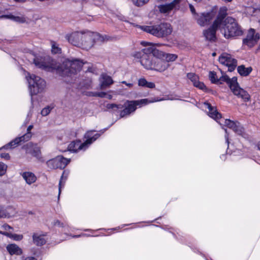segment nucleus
Segmentation results:
<instances>
[{
  "label": "nucleus",
  "mask_w": 260,
  "mask_h": 260,
  "mask_svg": "<svg viewBox=\"0 0 260 260\" xmlns=\"http://www.w3.org/2000/svg\"><path fill=\"white\" fill-rule=\"evenodd\" d=\"M34 63L39 68L47 71H56L60 76L71 78V80H66L67 82L74 83L76 81L74 78L83 66V63L78 59H66L61 63H58L48 55L36 56Z\"/></svg>",
  "instance_id": "f257e3e1"
},
{
  "label": "nucleus",
  "mask_w": 260,
  "mask_h": 260,
  "mask_svg": "<svg viewBox=\"0 0 260 260\" xmlns=\"http://www.w3.org/2000/svg\"><path fill=\"white\" fill-rule=\"evenodd\" d=\"M204 104L205 107L209 110L208 115L210 117L216 120L220 125L227 126L239 135H243L244 128L239 122L222 118L221 114L209 103L206 102Z\"/></svg>",
  "instance_id": "f03ea898"
},
{
  "label": "nucleus",
  "mask_w": 260,
  "mask_h": 260,
  "mask_svg": "<svg viewBox=\"0 0 260 260\" xmlns=\"http://www.w3.org/2000/svg\"><path fill=\"white\" fill-rule=\"evenodd\" d=\"M159 50L154 46L145 48L140 51L136 52L134 56L140 59V63L146 69L152 70L153 63L155 56H160Z\"/></svg>",
  "instance_id": "7ed1b4c3"
},
{
  "label": "nucleus",
  "mask_w": 260,
  "mask_h": 260,
  "mask_svg": "<svg viewBox=\"0 0 260 260\" xmlns=\"http://www.w3.org/2000/svg\"><path fill=\"white\" fill-rule=\"evenodd\" d=\"M219 80H220V82L218 84H221L222 82H226L233 94L238 98H241L245 102L250 100V95L246 91L240 87L237 82V77H233L232 78H230L228 75H223L220 77Z\"/></svg>",
  "instance_id": "20e7f679"
},
{
  "label": "nucleus",
  "mask_w": 260,
  "mask_h": 260,
  "mask_svg": "<svg viewBox=\"0 0 260 260\" xmlns=\"http://www.w3.org/2000/svg\"><path fill=\"white\" fill-rule=\"evenodd\" d=\"M95 131H87L84 135V138L86 139V140L83 143L80 141H75L71 142L68 147V150L73 152H77L80 150H86L92 143L101 136V134H95L94 135H92V133Z\"/></svg>",
  "instance_id": "39448f33"
},
{
  "label": "nucleus",
  "mask_w": 260,
  "mask_h": 260,
  "mask_svg": "<svg viewBox=\"0 0 260 260\" xmlns=\"http://www.w3.org/2000/svg\"><path fill=\"white\" fill-rule=\"evenodd\" d=\"M139 27L144 31L158 38L166 37L172 31L171 24L168 23H161L154 25H140Z\"/></svg>",
  "instance_id": "423d86ee"
},
{
  "label": "nucleus",
  "mask_w": 260,
  "mask_h": 260,
  "mask_svg": "<svg viewBox=\"0 0 260 260\" xmlns=\"http://www.w3.org/2000/svg\"><path fill=\"white\" fill-rule=\"evenodd\" d=\"M220 28L221 31H223L224 37L228 39L242 34L241 27L236 20L231 17L225 19L223 23L220 26Z\"/></svg>",
  "instance_id": "0eeeda50"
},
{
  "label": "nucleus",
  "mask_w": 260,
  "mask_h": 260,
  "mask_svg": "<svg viewBox=\"0 0 260 260\" xmlns=\"http://www.w3.org/2000/svg\"><path fill=\"white\" fill-rule=\"evenodd\" d=\"M161 100L158 99L149 100L148 99L134 101L127 100L124 103V108L120 112V116L121 118H123L126 116L129 115L131 113L136 111L137 107H141L143 105H146L148 104L160 101Z\"/></svg>",
  "instance_id": "6e6552de"
},
{
  "label": "nucleus",
  "mask_w": 260,
  "mask_h": 260,
  "mask_svg": "<svg viewBox=\"0 0 260 260\" xmlns=\"http://www.w3.org/2000/svg\"><path fill=\"white\" fill-rule=\"evenodd\" d=\"M26 79L28 83L29 93L31 97L33 95L42 92L46 86L45 80L35 75L27 73Z\"/></svg>",
  "instance_id": "1a4fd4ad"
},
{
  "label": "nucleus",
  "mask_w": 260,
  "mask_h": 260,
  "mask_svg": "<svg viewBox=\"0 0 260 260\" xmlns=\"http://www.w3.org/2000/svg\"><path fill=\"white\" fill-rule=\"evenodd\" d=\"M104 40V37L101 35L99 33L91 32L89 31L84 32V37L82 41V44L83 45H88L89 44H90V46L88 48L82 49L88 50L93 46L94 43H102L103 42Z\"/></svg>",
  "instance_id": "9d476101"
},
{
  "label": "nucleus",
  "mask_w": 260,
  "mask_h": 260,
  "mask_svg": "<svg viewBox=\"0 0 260 260\" xmlns=\"http://www.w3.org/2000/svg\"><path fill=\"white\" fill-rule=\"evenodd\" d=\"M84 32H74L71 34H67L65 38L68 41L74 46L80 47L81 48H88L90 46V44L83 45L82 41L83 39Z\"/></svg>",
  "instance_id": "9b49d317"
},
{
  "label": "nucleus",
  "mask_w": 260,
  "mask_h": 260,
  "mask_svg": "<svg viewBox=\"0 0 260 260\" xmlns=\"http://www.w3.org/2000/svg\"><path fill=\"white\" fill-rule=\"evenodd\" d=\"M33 128L32 125H30L27 128V133L21 137H18L10 141L9 143L5 145L4 148H15L22 142L28 141L32 136L31 130Z\"/></svg>",
  "instance_id": "f8f14e48"
},
{
  "label": "nucleus",
  "mask_w": 260,
  "mask_h": 260,
  "mask_svg": "<svg viewBox=\"0 0 260 260\" xmlns=\"http://www.w3.org/2000/svg\"><path fill=\"white\" fill-rule=\"evenodd\" d=\"M259 38V34L256 33L254 29L250 28L248 30L246 38L243 40V44L251 48L257 43Z\"/></svg>",
  "instance_id": "ddd939ff"
},
{
  "label": "nucleus",
  "mask_w": 260,
  "mask_h": 260,
  "mask_svg": "<svg viewBox=\"0 0 260 260\" xmlns=\"http://www.w3.org/2000/svg\"><path fill=\"white\" fill-rule=\"evenodd\" d=\"M219 61L222 64L225 65L228 67V71L230 72L233 71L237 63L236 59L232 58L230 54H222L219 57Z\"/></svg>",
  "instance_id": "4468645a"
},
{
  "label": "nucleus",
  "mask_w": 260,
  "mask_h": 260,
  "mask_svg": "<svg viewBox=\"0 0 260 260\" xmlns=\"http://www.w3.org/2000/svg\"><path fill=\"white\" fill-rule=\"evenodd\" d=\"M159 52L160 53V56L154 57V61L153 63L152 70H155L158 72H163L165 71L169 67V64L165 61L163 56L162 51L159 50Z\"/></svg>",
  "instance_id": "2eb2a0df"
},
{
  "label": "nucleus",
  "mask_w": 260,
  "mask_h": 260,
  "mask_svg": "<svg viewBox=\"0 0 260 260\" xmlns=\"http://www.w3.org/2000/svg\"><path fill=\"white\" fill-rule=\"evenodd\" d=\"M182 0H173L171 3L164 5H160L158 8L160 13H169L171 11L179 10L180 3Z\"/></svg>",
  "instance_id": "dca6fc26"
},
{
  "label": "nucleus",
  "mask_w": 260,
  "mask_h": 260,
  "mask_svg": "<svg viewBox=\"0 0 260 260\" xmlns=\"http://www.w3.org/2000/svg\"><path fill=\"white\" fill-rule=\"evenodd\" d=\"M218 28H220V25H218L216 22H213L209 28L204 30L203 35L206 40L210 42L216 41L217 39L216 34Z\"/></svg>",
  "instance_id": "f3484780"
},
{
  "label": "nucleus",
  "mask_w": 260,
  "mask_h": 260,
  "mask_svg": "<svg viewBox=\"0 0 260 260\" xmlns=\"http://www.w3.org/2000/svg\"><path fill=\"white\" fill-rule=\"evenodd\" d=\"M26 153L36 157L40 161H43L44 160L41 156V150L39 147L36 144L29 143L26 145Z\"/></svg>",
  "instance_id": "a211bd4d"
},
{
  "label": "nucleus",
  "mask_w": 260,
  "mask_h": 260,
  "mask_svg": "<svg viewBox=\"0 0 260 260\" xmlns=\"http://www.w3.org/2000/svg\"><path fill=\"white\" fill-rule=\"evenodd\" d=\"M213 17V14L211 12L202 13L196 15L194 18L198 24L201 26L208 25Z\"/></svg>",
  "instance_id": "6ab92c4d"
},
{
  "label": "nucleus",
  "mask_w": 260,
  "mask_h": 260,
  "mask_svg": "<svg viewBox=\"0 0 260 260\" xmlns=\"http://www.w3.org/2000/svg\"><path fill=\"white\" fill-rule=\"evenodd\" d=\"M99 81L100 89L102 90L109 87L114 83L111 77L105 73L101 75Z\"/></svg>",
  "instance_id": "aec40b11"
},
{
  "label": "nucleus",
  "mask_w": 260,
  "mask_h": 260,
  "mask_svg": "<svg viewBox=\"0 0 260 260\" xmlns=\"http://www.w3.org/2000/svg\"><path fill=\"white\" fill-rule=\"evenodd\" d=\"M46 233L42 232H36L32 235V240L34 244L38 246H41L44 245L46 242Z\"/></svg>",
  "instance_id": "412c9836"
},
{
  "label": "nucleus",
  "mask_w": 260,
  "mask_h": 260,
  "mask_svg": "<svg viewBox=\"0 0 260 260\" xmlns=\"http://www.w3.org/2000/svg\"><path fill=\"white\" fill-rule=\"evenodd\" d=\"M228 9L226 7H221L219 9L216 19L214 22H216L217 24L220 26L223 23L225 18L227 15Z\"/></svg>",
  "instance_id": "4be33fe9"
},
{
  "label": "nucleus",
  "mask_w": 260,
  "mask_h": 260,
  "mask_svg": "<svg viewBox=\"0 0 260 260\" xmlns=\"http://www.w3.org/2000/svg\"><path fill=\"white\" fill-rule=\"evenodd\" d=\"M21 175L25 181L26 183L29 185L32 184L37 180L36 175L30 172H24L21 173Z\"/></svg>",
  "instance_id": "5701e85b"
},
{
  "label": "nucleus",
  "mask_w": 260,
  "mask_h": 260,
  "mask_svg": "<svg viewBox=\"0 0 260 260\" xmlns=\"http://www.w3.org/2000/svg\"><path fill=\"white\" fill-rule=\"evenodd\" d=\"M7 250L11 255L16 254L19 255L22 253L21 249L15 244L8 245Z\"/></svg>",
  "instance_id": "b1692460"
},
{
  "label": "nucleus",
  "mask_w": 260,
  "mask_h": 260,
  "mask_svg": "<svg viewBox=\"0 0 260 260\" xmlns=\"http://www.w3.org/2000/svg\"><path fill=\"white\" fill-rule=\"evenodd\" d=\"M2 18L8 19L18 23H24L25 18L22 16H14L12 14L3 15L1 16Z\"/></svg>",
  "instance_id": "393cba45"
},
{
  "label": "nucleus",
  "mask_w": 260,
  "mask_h": 260,
  "mask_svg": "<svg viewBox=\"0 0 260 260\" xmlns=\"http://www.w3.org/2000/svg\"><path fill=\"white\" fill-rule=\"evenodd\" d=\"M237 71L241 76H247L252 72V68L251 67L246 68L244 65H241L238 67Z\"/></svg>",
  "instance_id": "a878e982"
},
{
  "label": "nucleus",
  "mask_w": 260,
  "mask_h": 260,
  "mask_svg": "<svg viewBox=\"0 0 260 260\" xmlns=\"http://www.w3.org/2000/svg\"><path fill=\"white\" fill-rule=\"evenodd\" d=\"M138 84L139 86L147 87L149 88H154L155 85L153 82H148L144 78H141L138 80Z\"/></svg>",
  "instance_id": "bb28decb"
},
{
  "label": "nucleus",
  "mask_w": 260,
  "mask_h": 260,
  "mask_svg": "<svg viewBox=\"0 0 260 260\" xmlns=\"http://www.w3.org/2000/svg\"><path fill=\"white\" fill-rule=\"evenodd\" d=\"M69 175V172L66 171L64 170L62 172V174L61 176V178L59 180V187H58V198H59V196L61 193V189L62 187H64L65 182L68 178Z\"/></svg>",
  "instance_id": "cd10ccee"
},
{
  "label": "nucleus",
  "mask_w": 260,
  "mask_h": 260,
  "mask_svg": "<svg viewBox=\"0 0 260 260\" xmlns=\"http://www.w3.org/2000/svg\"><path fill=\"white\" fill-rule=\"evenodd\" d=\"M58 161L59 169H63L70 162V158H66L62 155H58L56 156Z\"/></svg>",
  "instance_id": "c85d7f7f"
},
{
  "label": "nucleus",
  "mask_w": 260,
  "mask_h": 260,
  "mask_svg": "<svg viewBox=\"0 0 260 260\" xmlns=\"http://www.w3.org/2000/svg\"><path fill=\"white\" fill-rule=\"evenodd\" d=\"M164 54L163 58L167 63L174 61L177 58V55L175 54L166 53L162 51Z\"/></svg>",
  "instance_id": "c756f323"
},
{
  "label": "nucleus",
  "mask_w": 260,
  "mask_h": 260,
  "mask_svg": "<svg viewBox=\"0 0 260 260\" xmlns=\"http://www.w3.org/2000/svg\"><path fill=\"white\" fill-rule=\"evenodd\" d=\"M51 52L53 54H60L61 53V49L59 47V45L54 41L51 42Z\"/></svg>",
  "instance_id": "7c9ffc66"
},
{
  "label": "nucleus",
  "mask_w": 260,
  "mask_h": 260,
  "mask_svg": "<svg viewBox=\"0 0 260 260\" xmlns=\"http://www.w3.org/2000/svg\"><path fill=\"white\" fill-rule=\"evenodd\" d=\"M209 78L212 83L218 84L220 82V80L217 78L216 73L214 71L209 72Z\"/></svg>",
  "instance_id": "2f4dec72"
},
{
  "label": "nucleus",
  "mask_w": 260,
  "mask_h": 260,
  "mask_svg": "<svg viewBox=\"0 0 260 260\" xmlns=\"http://www.w3.org/2000/svg\"><path fill=\"white\" fill-rule=\"evenodd\" d=\"M7 235V237L11 238L15 241H20L23 238V236L22 235L12 234L11 232H8Z\"/></svg>",
  "instance_id": "473e14b6"
},
{
  "label": "nucleus",
  "mask_w": 260,
  "mask_h": 260,
  "mask_svg": "<svg viewBox=\"0 0 260 260\" xmlns=\"http://www.w3.org/2000/svg\"><path fill=\"white\" fill-rule=\"evenodd\" d=\"M123 107V106L121 104H108L106 105V108L108 110H116L122 109Z\"/></svg>",
  "instance_id": "72a5a7b5"
},
{
  "label": "nucleus",
  "mask_w": 260,
  "mask_h": 260,
  "mask_svg": "<svg viewBox=\"0 0 260 260\" xmlns=\"http://www.w3.org/2000/svg\"><path fill=\"white\" fill-rule=\"evenodd\" d=\"M187 78L192 82L193 84H194L199 80L198 76L194 73H189L187 74Z\"/></svg>",
  "instance_id": "f704fd0d"
},
{
  "label": "nucleus",
  "mask_w": 260,
  "mask_h": 260,
  "mask_svg": "<svg viewBox=\"0 0 260 260\" xmlns=\"http://www.w3.org/2000/svg\"><path fill=\"white\" fill-rule=\"evenodd\" d=\"M172 234L174 236V238H176L178 241H179L180 242L184 243L185 238L183 235L182 233H177V235L174 233H172Z\"/></svg>",
  "instance_id": "c9c22d12"
},
{
  "label": "nucleus",
  "mask_w": 260,
  "mask_h": 260,
  "mask_svg": "<svg viewBox=\"0 0 260 260\" xmlns=\"http://www.w3.org/2000/svg\"><path fill=\"white\" fill-rule=\"evenodd\" d=\"M55 161L54 159H50L46 161V165L48 168L51 170L56 169V166L55 165Z\"/></svg>",
  "instance_id": "e433bc0d"
},
{
  "label": "nucleus",
  "mask_w": 260,
  "mask_h": 260,
  "mask_svg": "<svg viewBox=\"0 0 260 260\" xmlns=\"http://www.w3.org/2000/svg\"><path fill=\"white\" fill-rule=\"evenodd\" d=\"M55 161L54 159H50L46 161V165L48 168L51 170L56 169V166L55 165Z\"/></svg>",
  "instance_id": "4c0bfd02"
},
{
  "label": "nucleus",
  "mask_w": 260,
  "mask_h": 260,
  "mask_svg": "<svg viewBox=\"0 0 260 260\" xmlns=\"http://www.w3.org/2000/svg\"><path fill=\"white\" fill-rule=\"evenodd\" d=\"M53 108V106H47L46 107H45L42 109L41 111V114L43 116H47L48 115L50 112H51V110Z\"/></svg>",
  "instance_id": "58836bf2"
},
{
  "label": "nucleus",
  "mask_w": 260,
  "mask_h": 260,
  "mask_svg": "<svg viewBox=\"0 0 260 260\" xmlns=\"http://www.w3.org/2000/svg\"><path fill=\"white\" fill-rule=\"evenodd\" d=\"M193 85L195 87H196L200 89H202L204 91H206V90L207 89L206 85L204 84V83L200 82L199 81V80L196 82L194 83Z\"/></svg>",
  "instance_id": "ea45409f"
},
{
  "label": "nucleus",
  "mask_w": 260,
  "mask_h": 260,
  "mask_svg": "<svg viewBox=\"0 0 260 260\" xmlns=\"http://www.w3.org/2000/svg\"><path fill=\"white\" fill-rule=\"evenodd\" d=\"M8 213L4 206L0 205V218H6Z\"/></svg>",
  "instance_id": "a19ab883"
},
{
  "label": "nucleus",
  "mask_w": 260,
  "mask_h": 260,
  "mask_svg": "<svg viewBox=\"0 0 260 260\" xmlns=\"http://www.w3.org/2000/svg\"><path fill=\"white\" fill-rule=\"evenodd\" d=\"M258 11L260 12V7L258 9H256L253 7H249L246 9V12L251 15H254V14Z\"/></svg>",
  "instance_id": "79ce46f5"
},
{
  "label": "nucleus",
  "mask_w": 260,
  "mask_h": 260,
  "mask_svg": "<svg viewBox=\"0 0 260 260\" xmlns=\"http://www.w3.org/2000/svg\"><path fill=\"white\" fill-rule=\"evenodd\" d=\"M133 4L137 6H142L149 2V0H132Z\"/></svg>",
  "instance_id": "37998d69"
},
{
  "label": "nucleus",
  "mask_w": 260,
  "mask_h": 260,
  "mask_svg": "<svg viewBox=\"0 0 260 260\" xmlns=\"http://www.w3.org/2000/svg\"><path fill=\"white\" fill-rule=\"evenodd\" d=\"M7 166L4 163L0 162V176L4 175L6 172Z\"/></svg>",
  "instance_id": "c03bdc74"
},
{
  "label": "nucleus",
  "mask_w": 260,
  "mask_h": 260,
  "mask_svg": "<svg viewBox=\"0 0 260 260\" xmlns=\"http://www.w3.org/2000/svg\"><path fill=\"white\" fill-rule=\"evenodd\" d=\"M93 95L101 98H104L107 96V92L104 91L95 92L93 93Z\"/></svg>",
  "instance_id": "a18cd8bd"
},
{
  "label": "nucleus",
  "mask_w": 260,
  "mask_h": 260,
  "mask_svg": "<svg viewBox=\"0 0 260 260\" xmlns=\"http://www.w3.org/2000/svg\"><path fill=\"white\" fill-rule=\"evenodd\" d=\"M1 228L4 230L6 231L5 232H7L10 230L13 231V228L7 223H5L3 225H2Z\"/></svg>",
  "instance_id": "49530a36"
},
{
  "label": "nucleus",
  "mask_w": 260,
  "mask_h": 260,
  "mask_svg": "<svg viewBox=\"0 0 260 260\" xmlns=\"http://www.w3.org/2000/svg\"><path fill=\"white\" fill-rule=\"evenodd\" d=\"M117 17L119 20H120L121 21H124L126 22H128L127 18L125 16H124V15H123L121 14H117Z\"/></svg>",
  "instance_id": "de8ad7c7"
},
{
  "label": "nucleus",
  "mask_w": 260,
  "mask_h": 260,
  "mask_svg": "<svg viewBox=\"0 0 260 260\" xmlns=\"http://www.w3.org/2000/svg\"><path fill=\"white\" fill-rule=\"evenodd\" d=\"M189 7L192 14L193 15V18H194L196 17V15H198L199 13H196L195 8L191 4L189 5Z\"/></svg>",
  "instance_id": "09e8293b"
},
{
  "label": "nucleus",
  "mask_w": 260,
  "mask_h": 260,
  "mask_svg": "<svg viewBox=\"0 0 260 260\" xmlns=\"http://www.w3.org/2000/svg\"><path fill=\"white\" fill-rule=\"evenodd\" d=\"M54 225H55V226H59V227H64L63 223L61 222L58 220H55L54 221Z\"/></svg>",
  "instance_id": "8fccbe9b"
},
{
  "label": "nucleus",
  "mask_w": 260,
  "mask_h": 260,
  "mask_svg": "<svg viewBox=\"0 0 260 260\" xmlns=\"http://www.w3.org/2000/svg\"><path fill=\"white\" fill-rule=\"evenodd\" d=\"M224 131L225 132V142L227 143L228 148H229V134L227 132L226 129H224Z\"/></svg>",
  "instance_id": "3c124183"
},
{
  "label": "nucleus",
  "mask_w": 260,
  "mask_h": 260,
  "mask_svg": "<svg viewBox=\"0 0 260 260\" xmlns=\"http://www.w3.org/2000/svg\"><path fill=\"white\" fill-rule=\"evenodd\" d=\"M1 156L2 158H4L6 159H9L10 157L9 154L7 153H3L1 154Z\"/></svg>",
  "instance_id": "603ef678"
},
{
  "label": "nucleus",
  "mask_w": 260,
  "mask_h": 260,
  "mask_svg": "<svg viewBox=\"0 0 260 260\" xmlns=\"http://www.w3.org/2000/svg\"><path fill=\"white\" fill-rule=\"evenodd\" d=\"M131 224H122L121 225V226H118V227H116L115 228H112V229H110V230H112V231H115V230H119V229H121L122 228H123L125 226H128L129 225H130Z\"/></svg>",
  "instance_id": "864d4df0"
},
{
  "label": "nucleus",
  "mask_w": 260,
  "mask_h": 260,
  "mask_svg": "<svg viewBox=\"0 0 260 260\" xmlns=\"http://www.w3.org/2000/svg\"><path fill=\"white\" fill-rule=\"evenodd\" d=\"M86 234H80V235H71L70 236L72 237V238H79V237H84V236H86Z\"/></svg>",
  "instance_id": "5fc2aeb1"
},
{
  "label": "nucleus",
  "mask_w": 260,
  "mask_h": 260,
  "mask_svg": "<svg viewBox=\"0 0 260 260\" xmlns=\"http://www.w3.org/2000/svg\"><path fill=\"white\" fill-rule=\"evenodd\" d=\"M141 44L144 46H148V47L152 46L150 45V43L148 42L143 41L141 43Z\"/></svg>",
  "instance_id": "6e6d98bb"
},
{
  "label": "nucleus",
  "mask_w": 260,
  "mask_h": 260,
  "mask_svg": "<svg viewBox=\"0 0 260 260\" xmlns=\"http://www.w3.org/2000/svg\"><path fill=\"white\" fill-rule=\"evenodd\" d=\"M121 83L125 84L126 86L129 87V88H131L133 86V83H127L125 81H123L121 82Z\"/></svg>",
  "instance_id": "4d7b16f0"
},
{
  "label": "nucleus",
  "mask_w": 260,
  "mask_h": 260,
  "mask_svg": "<svg viewBox=\"0 0 260 260\" xmlns=\"http://www.w3.org/2000/svg\"><path fill=\"white\" fill-rule=\"evenodd\" d=\"M54 161H55V166H56V169H59V164H58V160L57 159V157H55V158H53Z\"/></svg>",
  "instance_id": "13d9d810"
},
{
  "label": "nucleus",
  "mask_w": 260,
  "mask_h": 260,
  "mask_svg": "<svg viewBox=\"0 0 260 260\" xmlns=\"http://www.w3.org/2000/svg\"><path fill=\"white\" fill-rule=\"evenodd\" d=\"M24 260H37V259L33 256L26 257Z\"/></svg>",
  "instance_id": "bf43d9fd"
},
{
  "label": "nucleus",
  "mask_w": 260,
  "mask_h": 260,
  "mask_svg": "<svg viewBox=\"0 0 260 260\" xmlns=\"http://www.w3.org/2000/svg\"><path fill=\"white\" fill-rule=\"evenodd\" d=\"M112 126V124H110V126L109 127H108L107 128H105L104 129H103L102 130H101L100 131V133H99V134H101V135L102 134H103L106 130H107L108 129V128L110 127V126Z\"/></svg>",
  "instance_id": "052dcab7"
},
{
  "label": "nucleus",
  "mask_w": 260,
  "mask_h": 260,
  "mask_svg": "<svg viewBox=\"0 0 260 260\" xmlns=\"http://www.w3.org/2000/svg\"><path fill=\"white\" fill-rule=\"evenodd\" d=\"M112 126V124H110V126L109 127H108L107 128H105L104 129H103L102 130H101L100 131V133H99V134H101V135L102 134H103L106 130H107L108 129V128L110 127V126Z\"/></svg>",
  "instance_id": "680f3d73"
},
{
  "label": "nucleus",
  "mask_w": 260,
  "mask_h": 260,
  "mask_svg": "<svg viewBox=\"0 0 260 260\" xmlns=\"http://www.w3.org/2000/svg\"><path fill=\"white\" fill-rule=\"evenodd\" d=\"M112 97L113 96H112V95L111 94H108L107 93V96L105 98H107V99H108L109 100H111V99H112Z\"/></svg>",
  "instance_id": "e2e57ef3"
},
{
  "label": "nucleus",
  "mask_w": 260,
  "mask_h": 260,
  "mask_svg": "<svg viewBox=\"0 0 260 260\" xmlns=\"http://www.w3.org/2000/svg\"><path fill=\"white\" fill-rule=\"evenodd\" d=\"M8 232H3V231H0V234L6 236V237H7V234H8Z\"/></svg>",
  "instance_id": "0e129e2a"
},
{
  "label": "nucleus",
  "mask_w": 260,
  "mask_h": 260,
  "mask_svg": "<svg viewBox=\"0 0 260 260\" xmlns=\"http://www.w3.org/2000/svg\"><path fill=\"white\" fill-rule=\"evenodd\" d=\"M221 158L222 159H224L225 160V155L224 154H222L221 156H220Z\"/></svg>",
  "instance_id": "69168bd1"
},
{
  "label": "nucleus",
  "mask_w": 260,
  "mask_h": 260,
  "mask_svg": "<svg viewBox=\"0 0 260 260\" xmlns=\"http://www.w3.org/2000/svg\"><path fill=\"white\" fill-rule=\"evenodd\" d=\"M82 230L84 231H90V232H93V230H90V229H83Z\"/></svg>",
  "instance_id": "338daca9"
},
{
  "label": "nucleus",
  "mask_w": 260,
  "mask_h": 260,
  "mask_svg": "<svg viewBox=\"0 0 260 260\" xmlns=\"http://www.w3.org/2000/svg\"><path fill=\"white\" fill-rule=\"evenodd\" d=\"M257 148L259 150H260V143L257 144Z\"/></svg>",
  "instance_id": "774afa93"
}]
</instances>
